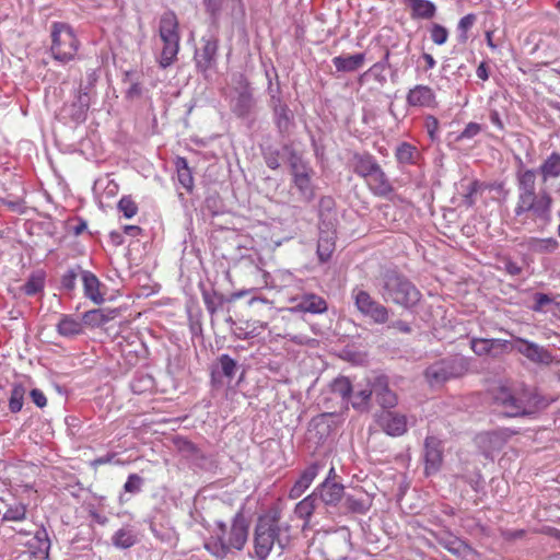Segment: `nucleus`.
I'll return each mask as SVG.
<instances>
[{"label":"nucleus","instance_id":"nucleus-1","mask_svg":"<svg viewBox=\"0 0 560 560\" xmlns=\"http://www.w3.org/2000/svg\"><path fill=\"white\" fill-rule=\"evenodd\" d=\"M249 523L242 512H237L228 526L223 521L215 522L214 529L205 542L206 550L218 560H223L232 551L244 549L248 539Z\"/></svg>","mask_w":560,"mask_h":560},{"label":"nucleus","instance_id":"nucleus-2","mask_svg":"<svg viewBox=\"0 0 560 560\" xmlns=\"http://www.w3.org/2000/svg\"><path fill=\"white\" fill-rule=\"evenodd\" d=\"M517 202L515 215L532 213L535 218L549 221L551 217L552 198L546 190L536 191V171L524 170L516 174Z\"/></svg>","mask_w":560,"mask_h":560},{"label":"nucleus","instance_id":"nucleus-3","mask_svg":"<svg viewBox=\"0 0 560 560\" xmlns=\"http://www.w3.org/2000/svg\"><path fill=\"white\" fill-rule=\"evenodd\" d=\"M290 526L280 522V512L269 510L261 514L254 529V551L258 560H266L275 545L283 550L289 544Z\"/></svg>","mask_w":560,"mask_h":560},{"label":"nucleus","instance_id":"nucleus-4","mask_svg":"<svg viewBox=\"0 0 560 560\" xmlns=\"http://www.w3.org/2000/svg\"><path fill=\"white\" fill-rule=\"evenodd\" d=\"M495 408L506 417L530 415L537 408L538 396L524 385H501L493 390Z\"/></svg>","mask_w":560,"mask_h":560},{"label":"nucleus","instance_id":"nucleus-5","mask_svg":"<svg viewBox=\"0 0 560 560\" xmlns=\"http://www.w3.org/2000/svg\"><path fill=\"white\" fill-rule=\"evenodd\" d=\"M376 288L385 302H392L406 308L416 305L421 298L416 285L396 271H386L380 278Z\"/></svg>","mask_w":560,"mask_h":560},{"label":"nucleus","instance_id":"nucleus-6","mask_svg":"<svg viewBox=\"0 0 560 560\" xmlns=\"http://www.w3.org/2000/svg\"><path fill=\"white\" fill-rule=\"evenodd\" d=\"M159 36L163 48L158 61L161 68L166 69L175 62L179 51V24L174 12L167 11L162 14L159 23Z\"/></svg>","mask_w":560,"mask_h":560},{"label":"nucleus","instance_id":"nucleus-7","mask_svg":"<svg viewBox=\"0 0 560 560\" xmlns=\"http://www.w3.org/2000/svg\"><path fill=\"white\" fill-rule=\"evenodd\" d=\"M79 45V40L70 25L62 22L52 23L50 50L56 60L62 63L73 60Z\"/></svg>","mask_w":560,"mask_h":560},{"label":"nucleus","instance_id":"nucleus-8","mask_svg":"<svg viewBox=\"0 0 560 560\" xmlns=\"http://www.w3.org/2000/svg\"><path fill=\"white\" fill-rule=\"evenodd\" d=\"M467 371L464 358H446L434 362L425 369L424 376L431 386H438L451 378L459 377Z\"/></svg>","mask_w":560,"mask_h":560},{"label":"nucleus","instance_id":"nucleus-9","mask_svg":"<svg viewBox=\"0 0 560 560\" xmlns=\"http://www.w3.org/2000/svg\"><path fill=\"white\" fill-rule=\"evenodd\" d=\"M351 298L360 314L369 317L375 324L387 323L389 318L388 308L377 302L368 291L354 288L351 291Z\"/></svg>","mask_w":560,"mask_h":560},{"label":"nucleus","instance_id":"nucleus-10","mask_svg":"<svg viewBox=\"0 0 560 560\" xmlns=\"http://www.w3.org/2000/svg\"><path fill=\"white\" fill-rule=\"evenodd\" d=\"M290 166L293 184L299 190L301 199L306 202L312 201L315 197L314 186L312 184V167L296 155L291 156Z\"/></svg>","mask_w":560,"mask_h":560},{"label":"nucleus","instance_id":"nucleus-11","mask_svg":"<svg viewBox=\"0 0 560 560\" xmlns=\"http://www.w3.org/2000/svg\"><path fill=\"white\" fill-rule=\"evenodd\" d=\"M512 350L517 351L526 359L537 364L549 365L553 360L551 353L546 348L521 337H516L513 341H510L509 352Z\"/></svg>","mask_w":560,"mask_h":560},{"label":"nucleus","instance_id":"nucleus-12","mask_svg":"<svg viewBox=\"0 0 560 560\" xmlns=\"http://www.w3.org/2000/svg\"><path fill=\"white\" fill-rule=\"evenodd\" d=\"M380 428L390 436H400L407 432L405 415L392 410H382L376 418Z\"/></svg>","mask_w":560,"mask_h":560},{"label":"nucleus","instance_id":"nucleus-13","mask_svg":"<svg viewBox=\"0 0 560 560\" xmlns=\"http://www.w3.org/2000/svg\"><path fill=\"white\" fill-rule=\"evenodd\" d=\"M470 347L477 355L497 358L509 352L510 341L504 339L474 338L470 341Z\"/></svg>","mask_w":560,"mask_h":560},{"label":"nucleus","instance_id":"nucleus-14","mask_svg":"<svg viewBox=\"0 0 560 560\" xmlns=\"http://www.w3.org/2000/svg\"><path fill=\"white\" fill-rule=\"evenodd\" d=\"M442 459L443 452L441 441L435 436H428L424 441L425 474H435L442 465Z\"/></svg>","mask_w":560,"mask_h":560},{"label":"nucleus","instance_id":"nucleus-15","mask_svg":"<svg viewBox=\"0 0 560 560\" xmlns=\"http://www.w3.org/2000/svg\"><path fill=\"white\" fill-rule=\"evenodd\" d=\"M406 102L411 107L434 108L436 106V96L430 86L417 84L408 91Z\"/></svg>","mask_w":560,"mask_h":560},{"label":"nucleus","instance_id":"nucleus-16","mask_svg":"<svg viewBox=\"0 0 560 560\" xmlns=\"http://www.w3.org/2000/svg\"><path fill=\"white\" fill-rule=\"evenodd\" d=\"M237 78L241 90L238 91L237 96L233 100L232 112L238 117L244 118L252 112L254 100L245 77L243 74H238Z\"/></svg>","mask_w":560,"mask_h":560},{"label":"nucleus","instance_id":"nucleus-17","mask_svg":"<svg viewBox=\"0 0 560 560\" xmlns=\"http://www.w3.org/2000/svg\"><path fill=\"white\" fill-rule=\"evenodd\" d=\"M202 47L196 51L195 60L198 70L206 72L215 65L218 54V40L213 37H202Z\"/></svg>","mask_w":560,"mask_h":560},{"label":"nucleus","instance_id":"nucleus-18","mask_svg":"<svg viewBox=\"0 0 560 560\" xmlns=\"http://www.w3.org/2000/svg\"><path fill=\"white\" fill-rule=\"evenodd\" d=\"M294 305L290 307V312H303L312 314H322L327 311L326 301L314 293H306L300 298L293 299Z\"/></svg>","mask_w":560,"mask_h":560},{"label":"nucleus","instance_id":"nucleus-19","mask_svg":"<svg viewBox=\"0 0 560 560\" xmlns=\"http://www.w3.org/2000/svg\"><path fill=\"white\" fill-rule=\"evenodd\" d=\"M322 466L318 463L308 465L299 476L289 491V498L295 500L300 498L313 483Z\"/></svg>","mask_w":560,"mask_h":560},{"label":"nucleus","instance_id":"nucleus-20","mask_svg":"<svg viewBox=\"0 0 560 560\" xmlns=\"http://www.w3.org/2000/svg\"><path fill=\"white\" fill-rule=\"evenodd\" d=\"M374 395L377 402L384 408L389 410L397 405L396 394L389 389L387 377L378 375L373 380Z\"/></svg>","mask_w":560,"mask_h":560},{"label":"nucleus","instance_id":"nucleus-21","mask_svg":"<svg viewBox=\"0 0 560 560\" xmlns=\"http://www.w3.org/2000/svg\"><path fill=\"white\" fill-rule=\"evenodd\" d=\"M271 102L273 107L275 124L279 132L282 135L289 132L293 122V115L290 108L278 97L272 96Z\"/></svg>","mask_w":560,"mask_h":560},{"label":"nucleus","instance_id":"nucleus-22","mask_svg":"<svg viewBox=\"0 0 560 560\" xmlns=\"http://www.w3.org/2000/svg\"><path fill=\"white\" fill-rule=\"evenodd\" d=\"M81 281L83 284L84 296L95 304H102L105 299L101 293V282L98 278L89 270H83L81 273Z\"/></svg>","mask_w":560,"mask_h":560},{"label":"nucleus","instance_id":"nucleus-23","mask_svg":"<svg viewBox=\"0 0 560 560\" xmlns=\"http://www.w3.org/2000/svg\"><path fill=\"white\" fill-rule=\"evenodd\" d=\"M365 180L370 190L377 197H386L394 190L382 167H378L376 171H374V173L370 175Z\"/></svg>","mask_w":560,"mask_h":560},{"label":"nucleus","instance_id":"nucleus-24","mask_svg":"<svg viewBox=\"0 0 560 560\" xmlns=\"http://www.w3.org/2000/svg\"><path fill=\"white\" fill-rule=\"evenodd\" d=\"M441 544L447 551L463 560H477L478 558L476 550L457 537H448L443 539Z\"/></svg>","mask_w":560,"mask_h":560},{"label":"nucleus","instance_id":"nucleus-25","mask_svg":"<svg viewBox=\"0 0 560 560\" xmlns=\"http://www.w3.org/2000/svg\"><path fill=\"white\" fill-rule=\"evenodd\" d=\"M322 501L327 505H336L343 497V486L337 482H330L327 478L316 489Z\"/></svg>","mask_w":560,"mask_h":560},{"label":"nucleus","instance_id":"nucleus-26","mask_svg":"<svg viewBox=\"0 0 560 560\" xmlns=\"http://www.w3.org/2000/svg\"><path fill=\"white\" fill-rule=\"evenodd\" d=\"M57 332L66 338H72L83 332L82 320L72 316L62 314L56 325Z\"/></svg>","mask_w":560,"mask_h":560},{"label":"nucleus","instance_id":"nucleus-27","mask_svg":"<svg viewBox=\"0 0 560 560\" xmlns=\"http://www.w3.org/2000/svg\"><path fill=\"white\" fill-rule=\"evenodd\" d=\"M365 60V55L362 52L354 55H340L332 58V63L337 71L353 72L362 67Z\"/></svg>","mask_w":560,"mask_h":560},{"label":"nucleus","instance_id":"nucleus-28","mask_svg":"<svg viewBox=\"0 0 560 560\" xmlns=\"http://www.w3.org/2000/svg\"><path fill=\"white\" fill-rule=\"evenodd\" d=\"M541 176L542 183L560 176V153L552 152L536 171Z\"/></svg>","mask_w":560,"mask_h":560},{"label":"nucleus","instance_id":"nucleus-29","mask_svg":"<svg viewBox=\"0 0 560 560\" xmlns=\"http://www.w3.org/2000/svg\"><path fill=\"white\" fill-rule=\"evenodd\" d=\"M378 167H381V165L371 154H355L353 158V168L355 174L365 179Z\"/></svg>","mask_w":560,"mask_h":560},{"label":"nucleus","instance_id":"nucleus-30","mask_svg":"<svg viewBox=\"0 0 560 560\" xmlns=\"http://www.w3.org/2000/svg\"><path fill=\"white\" fill-rule=\"evenodd\" d=\"M412 19L431 20L436 14V5L431 0H407Z\"/></svg>","mask_w":560,"mask_h":560},{"label":"nucleus","instance_id":"nucleus-31","mask_svg":"<svg viewBox=\"0 0 560 560\" xmlns=\"http://www.w3.org/2000/svg\"><path fill=\"white\" fill-rule=\"evenodd\" d=\"M138 541L137 534L131 526H124L112 536V544L118 549H129Z\"/></svg>","mask_w":560,"mask_h":560},{"label":"nucleus","instance_id":"nucleus-32","mask_svg":"<svg viewBox=\"0 0 560 560\" xmlns=\"http://www.w3.org/2000/svg\"><path fill=\"white\" fill-rule=\"evenodd\" d=\"M345 503L347 508L355 513H366L371 506V499L366 493L359 490L354 494H346Z\"/></svg>","mask_w":560,"mask_h":560},{"label":"nucleus","instance_id":"nucleus-33","mask_svg":"<svg viewBox=\"0 0 560 560\" xmlns=\"http://www.w3.org/2000/svg\"><path fill=\"white\" fill-rule=\"evenodd\" d=\"M417 154V148L409 142H401L395 151L397 162L402 165L415 164Z\"/></svg>","mask_w":560,"mask_h":560},{"label":"nucleus","instance_id":"nucleus-34","mask_svg":"<svg viewBox=\"0 0 560 560\" xmlns=\"http://www.w3.org/2000/svg\"><path fill=\"white\" fill-rule=\"evenodd\" d=\"M91 97L88 92V88L80 89L77 96L78 110L70 113V118L75 122H82L86 118V113L90 107Z\"/></svg>","mask_w":560,"mask_h":560},{"label":"nucleus","instance_id":"nucleus-35","mask_svg":"<svg viewBox=\"0 0 560 560\" xmlns=\"http://www.w3.org/2000/svg\"><path fill=\"white\" fill-rule=\"evenodd\" d=\"M45 287V273L44 271L33 272L22 287V291L26 295H35L44 290Z\"/></svg>","mask_w":560,"mask_h":560},{"label":"nucleus","instance_id":"nucleus-36","mask_svg":"<svg viewBox=\"0 0 560 560\" xmlns=\"http://www.w3.org/2000/svg\"><path fill=\"white\" fill-rule=\"evenodd\" d=\"M316 492H313L312 494L307 495L303 500H301L294 509V513L299 518H302L306 522H308L310 517L312 516L315 504H316Z\"/></svg>","mask_w":560,"mask_h":560},{"label":"nucleus","instance_id":"nucleus-37","mask_svg":"<svg viewBox=\"0 0 560 560\" xmlns=\"http://www.w3.org/2000/svg\"><path fill=\"white\" fill-rule=\"evenodd\" d=\"M26 388L21 383H14L12 385L11 395L9 398V409L12 413H18L23 408L24 396Z\"/></svg>","mask_w":560,"mask_h":560},{"label":"nucleus","instance_id":"nucleus-38","mask_svg":"<svg viewBox=\"0 0 560 560\" xmlns=\"http://www.w3.org/2000/svg\"><path fill=\"white\" fill-rule=\"evenodd\" d=\"M463 202L466 207H472L476 203V195L483 188V184L477 179L469 180L467 184L462 183Z\"/></svg>","mask_w":560,"mask_h":560},{"label":"nucleus","instance_id":"nucleus-39","mask_svg":"<svg viewBox=\"0 0 560 560\" xmlns=\"http://www.w3.org/2000/svg\"><path fill=\"white\" fill-rule=\"evenodd\" d=\"M372 394H374L373 382L364 388L357 389L352 395V407L358 410L368 408Z\"/></svg>","mask_w":560,"mask_h":560},{"label":"nucleus","instance_id":"nucleus-40","mask_svg":"<svg viewBox=\"0 0 560 560\" xmlns=\"http://www.w3.org/2000/svg\"><path fill=\"white\" fill-rule=\"evenodd\" d=\"M335 249V241L329 233L320 234L317 244V255L320 261H327Z\"/></svg>","mask_w":560,"mask_h":560},{"label":"nucleus","instance_id":"nucleus-41","mask_svg":"<svg viewBox=\"0 0 560 560\" xmlns=\"http://www.w3.org/2000/svg\"><path fill=\"white\" fill-rule=\"evenodd\" d=\"M83 272L81 266L77 265L73 268L68 269L60 279V285L63 290L71 292L75 289L77 280Z\"/></svg>","mask_w":560,"mask_h":560},{"label":"nucleus","instance_id":"nucleus-42","mask_svg":"<svg viewBox=\"0 0 560 560\" xmlns=\"http://www.w3.org/2000/svg\"><path fill=\"white\" fill-rule=\"evenodd\" d=\"M331 393L338 395L343 401L348 400L351 395L352 386L347 377H337L330 384Z\"/></svg>","mask_w":560,"mask_h":560},{"label":"nucleus","instance_id":"nucleus-43","mask_svg":"<svg viewBox=\"0 0 560 560\" xmlns=\"http://www.w3.org/2000/svg\"><path fill=\"white\" fill-rule=\"evenodd\" d=\"M26 517V505L16 503L10 505L2 515V522H21Z\"/></svg>","mask_w":560,"mask_h":560},{"label":"nucleus","instance_id":"nucleus-44","mask_svg":"<svg viewBox=\"0 0 560 560\" xmlns=\"http://www.w3.org/2000/svg\"><path fill=\"white\" fill-rule=\"evenodd\" d=\"M82 324L88 326L97 327L107 322V317L102 313L101 310H91L83 314Z\"/></svg>","mask_w":560,"mask_h":560},{"label":"nucleus","instance_id":"nucleus-45","mask_svg":"<svg viewBox=\"0 0 560 560\" xmlns=\"http://www.w3.org/2000/svg\"><path fill=\"white\" fill-rule=\"evenodd\" d=\"M178 167V179L183 187L190 189L192 187V176L190 170L187 166V162L185 159H178L177 161Z\"/></svg>","mask_w":560,"mask_h":560},{"label":"nucleus","instance_id":"nucleus-46","mask_svg":"<svg viewBox=\"0 0 560 560\" xmlns=\"http://www.w3.org/2000/svg\"><path fill=\"white\" fill-rule=\"evenodd\" d=\"M532 248L536 252L540 253H552L558 247L557 240L549 237V238H537L532 242Z\"/></svg>","mask_w":560,"mask_h":560},{"label":"nucleus","instance_id":"nucleus-47","mask_svg":"<svg viewBox=\"0 0 560 560\" xmlns=\"http://www.w3.org/2000/svg\"><path fill=\"white\" fill-rule=\"evenodd\" d=\"M430 37L435 45H444L448 38V31L443 25L434 23L430 27Z\"/></svg>","mask_w":560,"mask_h":560},{"label":"nucleus","instance_id":"nucleus-48","mask_svg":"<svg viewBox=\"0 0 560 560\" xmlns=\"http://www.w3.org/2000/svg\"><path fill=\"white\" fill-rule=\"evenodd\" d=\"M221 371L224 376L232 378L235 375L237 363L229 354H221L219 358Z\"/></svg>","mask_w":560,"mask_h":560},{"label":"nucleus","instance_id":"nucleus-49","mask_svg":"<svg viewBox=\"0 0 560 560\" xmlns=\"http://www.w3.org/2000/svg\"><path fill=\"white\" fill-rule=\"evenodd\" d=\"M118 209L127 219L136 215L138 211L136 202L130 197H122L118 202Z\"/></svg>","mask_w":560,"mask_h":560},{"label":"nucleus","instance_id":"nucleus-50","mask_svg":"<svg viewBox=\"0 0 560 560\" xmlns=\"http://www.w3.org/2000/svg\"><path fill=\"white\" fill-rule=\"evenodd\" d=\"M143 485V479L137 475L131 474L128 476L127 481L125 482L124 489L129 493H138L141 491V487Z\"/></svg>","mask_w":560,"mask_h":560},{"label":"nucleus","instance_id":"nucleus-51","mask_svg":"<svg viewBox=\"0 0 560 560\" xmlns=\"http://www.w3.org/2000/svg\"><path fill=\"white\" fill-rule=\"evenodd\" d=\"M35 539L37 541V550L42 553L48 555V550L50 548V540L46 529L42 528L37 530L35 534Z\"/></svg>","mask_w":560,"mask_h":560},{"label":"nucleus","instance_id":"nucleus-52","mask_svg":"<svg viewBox=\"0 0 560 560\" xmlns=\"http://www.w3.org/2000/svg\"><path fill=\"white\" fill-rule=\"evenodd\" d=\"M150 529L161 541L171 542L175 538V532L173 528L158 529L156 524L152 523Z\"/></svg>","mask_w":560,"mask_h":560},{"label":"nucleus","instance_id":"nucleus-53","mask_svg":"<svg viewBox=\"0 0 560 560\" xmlns=\"http://www.w3.org/2000/svg\"><path fill=\"white\" fill-rule=\"evenodd\" d=\"M534 302L535 304L532 310L534 312H542L546 305L552 303V298L546 293L538 292L534 294Z\"/></svg>","mask_w":560,"mask_h":560},{"label":"nucleus","instance_id":"nucleus-54","mask_svg":"<svg viewBox=\"0 0 560 560\" xmlns=\"http://www.w3.org/2000/svg\"><path fill=\"white\" fill-rule=\"evenodd\" d=\"M229 322L234 326L232 328V334L234 335L235 338L241 339V340L249 339V336H248L249 326H247L246 322L236 324L232 318H229Z\"/></svg>","mask_w":560,"mask_h":560},{"label":"nucleus","instance_id":"nucleus-55","mask_svg":"<svg viewBox=\"0 0 560 560\" xmlns=\"http://www.w3.org/2000/svg\"><path fill=\"white\" fill-rule=\"evenodd\" d=\"M424 126L430 139L433 141L436 140L440 127L439 120L434 116H427Z\"/></svg>","mask_w":560,"mask_h":560},{"label":"nucleus","instance_id":"nucleus-56","mask_svg":"<svg viewBox=\"0 0 560 560\" xmlns=\"http://www.w3.org/2000/svg\"><path fill=\"white\" fill-rule=\"evenodd\" d=\"M481 131V127L477 122H469L465 129L460 132L458 139H471Z\"/></svg>","mask_w":560,"mask_h":560},{"label":"nucleus","instance_id":"nucleus-57","mask_svg":"<svg viewBox=\"0 0 560 560\" xmlns=\"http://www.w3.org/2000/svg\"><path fill=\"white\" fill-rule=\"evenodd\" d=\"M246 324H247V326H249V328H248L249 339L259 336L267 328V323H262L259 320L246 322Z\"/></svg>","mask_w":560,"mask_h":560},{"label":"nucleus","instance_id":"nucleus-58","mask_svg":"<svg viewBox=\"0 0 560 560\" xmlns=\"http://www.w3.org/2000/svg\"><path fill=\"white\" fill-rule=\"evenodd\" d=\"M475 21L476 16L474 14H467L459 20L458 30L463 32L462 37L464 40L467 38L465 33L474 25Z\"/></svg>","mask_w":560,"mask_h":560},{"label":"nucleus","instance_id":"nucleus-59","mask_svg":"<svg viewBox=\"0 0 560 560\" xmlns=\"http://www.w3.org/2000/svg\"><path fill=\"white\" fill-rule=\"evenodd\" d=\"M30 396H31V399L32 401L38 407V408H44L46 407L47 405V398L45 396V394L38 389V388H34L31 390L30 393Z\"/></svg>","mask_w":560,"mask_h":560},{"label":"nucleus","instance_id":"nucleus-60","mask_svg":"<svg viewBox=\"0 0 560 560\" xmlns=\"http://www.w3.org/2000/svg\"><path fill=\"white\" fill-rule=\"evenodd\" d=\"M506 435L502 432H491L486 433L481 436L482 440H488L489 442H494L497 447H500L502 443L505 441Z\"/></svg>","mask_w":560,"mask_h":560},{"label":"nucleus","instance_id":"nucleus-61","mask_svg":"<svg viewBox=\"0 0 560 560\" xmlns=\"http://www.w3.org/2000/svg\"><path fill=\"white\" fill-rule=\"evenodd\" d=\"M388 328H393V329H396L402 334H409L411 332V327L408 323L404 322V320H395L393 322Z\"/></svg>","mask_w":560,"mask_h":560},{"label":"nucleus","instance_id":"nucleus-62","mask_svg":"<svg viewBox=\"0 0 560 560\" xmlns=\"http://www.w3.org/2000/svg\"><path fill=\"white\" fill-rule=\"evenodd\" d=\"M202 299H203V302H205V305H206L208 312L213 314L217 311V306L214 304L213 296L209 292L205 291L202 293Z\"/></svg>","mask_w":560,"mask_h":560},{"label":"nucleus","instance_id":"nucleus-63","mask_svg":"<svg viewBox=\"0 0 560 560\" xmlns=\"http://www.w3.org/2000/svg\"><path fill=\"white\" fill-rule=\"evenodd\" d=\"M207 11L215 14L221 8V0H203Z\"/></svg>","mask_w":560,"mask_h":560},{"label":"nucleus","instance_id":"nucleus-64","mask_svg":"<svg viewBox=\"0 0 560 560\" xmlns=\"http://www.w3.org/2000/svg\"><path fill=\"white\" fill-rule=\"evenodd\" d=\"M142 94V88L139 83H132L130 88L127 90V97L135 98L139 97Z\"/></svg>","mask_w":560,"mask_h":560}]
</instances>
